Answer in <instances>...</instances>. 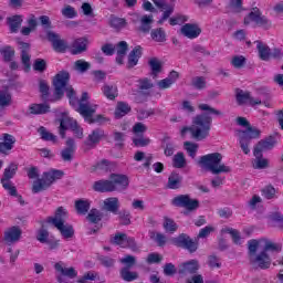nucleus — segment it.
Segmentation results:
<instances>
[{
  "mask_svg": "<svg viewBox=\"0 0 283 283\" xmlns=\"http://www.w3.org/2000/svg\"><path fill=\"white\" fill-rule=\"evenodd\" d=\"M119 262L125 265L124 269H134L136 266V256L126 254Z\"/></svg>",
  "mask_w": 283,
  "mask_h": 283,
  "instance_id": "nucleus-56",
  "label": "nucleus"
},
{
  "mask_svg": "<svg viewBox=\"0 0 283 283\" xmlns=\"http://www.w3.org/2000/svg\"><path fill=\"white\" fill-rule=\"evenodd\" d=\"M148 65L151 70L150 75L153 76V78H158V75L160 74V72H163V62H160V60H158L157 57H151L148 61Z\"/></svg>",
  "mask_w": 283,
  "mask_h": 283,
  "instance_id": "nucleus-33",
  "label": "nucleus"
},
{
  "mask_svg": "<svg viewBox=\"0 0 283 283\" xmlns=\"http://www.w3.org/2000/svg\"><path fill=\"white\" fill-rule=\"evenodd\" d=\"M90 67H92V64L85 60H77L74 63V70H76V72H80L81 74H85V72H87Z\"/></svg>",
  "mask_w": 283,
  "mask_h": 283,
  "instance_id": "nucleus-51",
  "label": "nucleus"
},
{
  "mask_svg": "<svg viewBox=\"0 0 283 283\" xmlns=\"http://www.w3.org/2000/svg\"><path fill=\"white\" fill-rule=\"evenodd\" d=\"M191 85L195 87V90H207V77L195 76L191 80Z\"/></svg>",
  "mask_w": 283,
  "mask_h": 283,
  "instance_id": "nucleus-49",
  "label": "nucleus"
},
{
  "mask_svg": "<svg viewBox=\"0 0 283 283\" xmlns=\"http://www.w3.org/2000/svg\"><path fill=\"white\" fill-rule=\"evenodd\" d=\"M140 27L139 30L140 32H144L147 34L149 30H151V23H154V15H144L140 18Z\"/></svg>",
  "mask_w": 283,
  "mask_h": 283,
  "instance_id": "nucleus-42",
  "label": "nucleus"
},
{
  "mask_svg": "<svg viewBox=\"0 0 283 283\" xmlns=\"http://www.w3.org/2000/svg\"><path fill=\"white\" fill-rule=\"evenodd\" d=\"M94 280H96V273L94 272H87L85 273L83 276H81L76 283H90L91 282H94Z\"/></svg>",
  "mask_w": 283,
  "mask_h": 283,
  "instance_id": "nucleus-64",
  "label": "nucleus"
},
{
  "mask_svg": "<svg viewBox=\"0 0 283 283\" xmlns=\"http://www.w3.org/2000/svg\"><path fill=\"white\" fill-rule=\"evenodd\" d=\"M197 165L205 169V171H210L213 176H219V174H230L231 167L222 164V154L211 153L203 155L197 161Z\"/></svg>",
  "mask_w": 283,
  "mask_h": 283,
  "instance_id": "nucleus-3",
  "label": "nucleus"
},
{
  "mask_svg": "<svg viewBox=\"0 0 283 283\" xmlns=\"http://www.w3.org/2000/svg\"><path fill=\"white\" fill-rule=\"evenodd\" d=\"M184 147L190 158H196V154H198V144L191 142H185Z\"/></svg>",
  "mask_w": 283,
  "mask_h": 283,
  "instance_id": "nucleus-57",
  "label": "nucleus"
},
{
  "mask_svg": "<svg viewBox=\"0 0 283 283\" xmlns=\"http://www.w3.org/2000/svg\"><path fill=\"white\" fill-rule=\"evenodd\" d=\"M237 103L238 105H245V103H249V105H251L252 107H254V105H262V99L260 98H253L251 96V92L249 91H243L240 88H237Z\"/></svg>",
  "mask_w": 283,
  "mask_h": 283,
  "instance_id": "nucleus-15",
  "label": "nucleus"
},
{
  "mask_svg": "<svg viewBox=\"0 0 283 283\" xmlns=\"http://www.w3.org/2000/svg\"><path fill=\"white\" fill-rule=\"evenodd\" d=\"M180 185H182V176L178 172H172L168 178V189H180Z\"/></svg>",
  "mask_w": 283,
  "mask_h": 283,
  "instance_id": "nucleus-38",
  "label": "nucleus"
},
{
  "mask_svg": "<svg viewBox=\"0 0 283 283\" xmlns=\"http://www.w3.org/2000/svg\"><path fill=\"white\" fill-rule=\"evenodd\" d=\"M39 90L42 94V101H48L50 96V85H48V82L45 80L39 81Z\"/></svg>",
  "mask_w": 283,
  "mask_h": 283,
  "instance_id": "nucleus-55",
  "label": "nucleus"
},
{
  "mask_svg": "<svg viewBox=\"0 0 283 283\" xmlns=\"http://www.w3.org/2000/svg\"><path fill=\"white\" fill-rule=\"evenodd\" d=\"M150 238L157 242L158 247H165L167 244V237L160 232H150Z\"/></svg>",
  "mask_w": 283,
  "mask_h": 283,
  "instance_id": "nucleus-60",
  "label": "nucleus"
},
{
  "mask_svg": "<svg viewBox=\"0 0 283 283\" xmlns=\"http://www.w3.org/2000/svg\"><path fill=\"white\" fill-rule=\"evenodd\" d=\"M112 244H116L117 247H120L122 249H127V234L123 232H117L114 238L111 239Z\"/></svg>",
  "mask_w": 283,
  "mask_h": 283,
  "instance_id": "nucleus-43",
  "label": "nucleus"
},
{
  "mask_svg": "<svg viewBox=\"0 0 283 283\" xmlns=\"http://www.w3.org/2000/svg\"><path fill=\"white\" fill-rule=\"evenodd\" d=\"M50 238V232L43 227L38 231L36 240L41 242V244H48V240Z\"/></svg>",
  "mask_w": 283,
  "mask_h": 283,
  "instance_id": "nucleus-61",
  "label": "nucleus"
},
{
  "mask_svg": "<svg viewBox=\"0 0 283 283\" xmlns=\"http://www.w3.org/2000/svg\"><path fill=\"white\" fill-rule=\"evenodd\" d=\"M132 112V106L125 102H118L115 108V118H123V116H127Z\"/></svg>",
  "mask_w": 283,
  "mask_h": 283,
  "instance_id": "nucleus-34",
  "label": "nucleus"
},
{
  "mask_svg": "<svg viewBox=\"0 0 283 283\" xmlns=\"http://www.w3.org/2000/svg\"><path fill=\"white\" fill-rule=\"evenodd\" d=\"M0 140V154H4L6 156H8V151H12V149H14V143H17V138L6 133L2 134Z\"/></svg>",
  "mask_w": 283,
  "mask_h": 283,
  "instance_id": "nucleus-18",
  "label": "nucleus"
},
{
  "mask_svg": "<svg viewBox=\"0 0 283 283\" xmlns=\"http://www.w3.org/2000/svg\"><path fill=\"white\" fill-rule=\"evenodd\" d=\"M276 140L275 137L273 136H269L265 139L260 140L255 147H254V157L255 158H262V151H269L271 149H273V147H275L276 145Z\"/></svg>",
  "mask_w": 283,
  "mask_h": 283,
  "instance_id": "nucleus-14",
  "label": "nucleus"
},
{
  "mask_svg": "<svg viewBox=\"0 0 283 283\" xmlns=\"http://www.w3.org/2000/svg\"><path fill=\"white\" fill-rule=\"evenodd\" d=\"M261 195L265 200H275L277 198V189L272 185H268L261 190Z\"/></svg>",
  "mask_w": 283,
  "mask_h": 283,
  "instance_id": "nucleus-41",
  "label": "nucleus"
},
{
  "mask_svg": "<svg viewBox=\"0 0 283 283\" xmlns=\"http://www.w3.org/2000/svg\"><path fill=\"white\" fill-rule=\"evenodd\" d=\"M98 107V105L96 104H92L90 102L86 103H80V106L77 108L78 114H81V116H83L84 120H86V123L88 122V119L94 116V114H96V108Z\"/></svg>",
  "mask_w": 283,
  "mask_h": 283,
  "instance_id": "nucleus-20",
  "label": "nucleus"
},
{
  "mask_svg": "<svg viewBox=\"0 0 283 283\" xmlns=\"http://www.w3.org/2000/svg\"><path fill=\"white\" fill-rule=\"evenodd\" d=\"M111 28H114L115 30H123L127 25V20L124 18H117L112 15L109 20Z\"/></svg>",
  "mask_w": 283,
  "mask_h": 283,
  "instance_id": "nucleus-48",
  "label": "nucleus"
},
{
  "mask_svg": "<svg viewBox=\"0 0 283 283\" xmlns=\"http://www.w3.org/2000/svg\"><path fill=\"white\" fill-rule=\"evenodd\" d=\"M105 137V130L101 128L94 129L84 142L86 147H91V149H94L99 143L101 139Z\"/></svg>",
  "mask_w": 283,
  "mask_h": 283,
  "instance_id": "nucleus-21",
  "label": "nucleus"
},
{
  "mask_svg": "<svg viewBox=\"0 0 283 283\" xmlns=\"http://www.w3.org/2000/svg\"><path fill=\"white\" fill-rule=\"evenodd\" d=\"M260 242L263 243V253H266L268 255L282 253V243H275L266 238L260 239Z\"/></svg>",
  "mask_w": 283,
  "mask_h": 283,
  "instance_id": "nucleus-17",
  "label": "nucleus"
},
{
  "mask_svg": "<svg viewBox=\"0 0 283 283\" xmlns=\"http://www.w3.org/2000/svg\"><path fill=\"white\" fill-rule=\"evenodd\" d=\"M75 209L80 216H85L90 211V201L83 199L75 201Z\"/></svg>",
  "mask_w": 283,
  "mask_h": 283,
  "instance_id": "nucleus-47",
  "label": "nucleus"
},
{
  "mask_svg": "<svg viewBox=\"0 0 283 283\" xmlns=\"http://www.w3.org/2000/svg\"><path fill=\"white\" fill-rule=\"evenodd\" d=\"M231 65L237 70H242V67L247 65V57H244V55H234L231 60Z\"/></svg>",
  "mask_w": 283,
  "mask_h": 283,
  "instance_id": "nucleus-59",
  "label": "nucleus"
},
{
  "mask_svg": "<svg viewBox=\"0 0 283 283\" xmlns=\"http://www.w3.org/2000/svg\"><path fill=\"white\" fill-rule=\"evenodd\" d=\"M140 56H143V46L137 45L128 54V62L126 65L127 70H132L133 67H136V65H138V61L140 60Z\"/></svg>",
  "mask_w": 283,
  "mask_h": 283,
  "instance_id": "nucleus-23",
  "label": "nucleus"
},
{
  "mask_svg": "<svg viewBox=\"0 0 283 283\" xmlns=\"http://www.w3.org/2000/svg\"><path fill=\"white\" fill-rule=\"evenodd\" d=\"M102 92L104 96L108 98V101H114V98L118 96V88H116L114 85H104Z\"/></svg>",
  "mask_w": 283,
  "mask_h": 283,
  "instance_id": "nucleus-45",
  "label": "nucleus"
},
{
  "mask_svg": "<svg viewBox=\"0 0 283 283\" xmlns=\"http://www.w3.org/2000/svg\"><path fill=\"white\" fill-rule=\"evenodd\" d=\"M7 23L9 25V30L12 34H17L19 32V28H21V24L23 23V17L22 15H12L7 18Z\"/></svg>",
  "mask_w": 283,
  "mask_h": 283,
  "instance_id": "nucleus-29",
  "label": "nucleus"
},
{
  "mask_svg": "<svg viewBox=\"0 0 283 283\" xmlns=\"http://www.w3.org/2000/svg\"><path fill=\"white\" fill-rule=\"evenodd\" d=\"M251 21L259 28H263V30H270L272 25L271 20H269L266 15H263L262 11L258 7L252 8V11L244 18V25H249Z\"/></svg>",
  "mask_w": 283,
  "mask_h": 283,
  "instance_id": "nucleus-7",
  "label": "nucleus"
},
{
  "mask_svg": "<svg viewBox=\"0 0 283 283\" xmlns=\"http://www.w3.org/2000/svg\"><path fill=\"white\" fill-rule=\"evenodd\" d=\"M19 169V165L15 163H11L3 172V177L1 178V182H11L12 178L17 176V171Z\"/></svg>",
  "mask_w": 283,
  "mask_h": 283,
  "instance_id": "nucleus-31",
  "label": "nucleus"
},
{
  "mask_svg": "<svg viewBox=\"0 0 283 283\" xmlns=\"http://www.w3.org/2000/svg\"><path fill=\"white\" fill-rule=\"evenodd\" d=\"M67 220V210L63 207H59L55 211L54 217H48L46 222L49 224H53L57 231H60L61 235L65 238V240L70 238H74V227L70 223H65Z\"/></svg>",
  "mask_w": 283,
  "mask_h": 283,
  "instance_id": "nucleus-4",
  "label": "nucleus"
},
{
  "mask_svg": "<svg viewBox=\"0 0 283 283\" xmlns=\"http://www.w3.org/2000/svg\"><path fill=\"white\" fill-rule=\"evenodd\" d=\"M172 167H175V169H185V167H187V158H185V153L179 151L174 156Z\"/></svg>",
  "mask_w": 283,
  "mask_h": 283,
  "instance_id": "nucleus-39",
  "label": "nucleus"
},
{
  "mask_svg": "<svg viewBox=\"0 0 283 283\" xmlns=\"http://www.w3.org/2000/svg\"><path fill=\"white\" fill-rule=\"evenodd\" d=\"M62 17H65V19H75V17H78V12H76V9H74V7L66 4L62 9Z\"/></svg>",
  "mask_w": 283,
  "mask_h": 283,
  "instance_id": "nucleus-58",
  "label": "nucleus"
},
{
  "mask_svg": "<svg viewBox=\"0 0 283 283\" xmlns=\"http://www.w3.org/2000/svg\"><path fill=\"white\" fill-rule=\"evenodd\" d=\"M54 269H55V271H57V273H61V274L56 275V280L59 283H72V282H67V280H65V277H70V280H74V277H76L78 275V272H76V269L63 268V262L55 263Z\"/></svg>",
  "mask_w": 283,
  "mask_h": 283,
  "instance_id": "nucleus-12",
  "label": "nucleus"
},
{
  "mask_svg": "<svg viewBox=\"0 0 283 283\" xmlns=\"http://www.w3.org/2000/svg\"><path fill=\"white\" fill-rule=\"evenodd\" d=\"M94 191H98L99 193H112L114 191V185L112 180H97L93 184Z\"/></svg>",
  "mask_w": 283,
  "mask_h": 283,
  "instance_id": "nucleus-25",
  "label": "nucleus"
},
{
  "mask_svg": "<svg viewBox=\"0 0 283 283\" xmlns=\"http://www.w3.org/2000/svg\"><path fill=\"white\" fill-rule=\"evenodd\" d=\"M256 44V50L259 53V59L261 61H270L271 59H274V61H282L283 59V50L280 48H274L271 50L269 45H266L264 42L256 40L254 42Z\"/></svg>",
  "mask_w": 283,
  "mask_h": 283,
  "instance_id": "nucleus-6",
  "label": "nucleus"
},
{
  "mask_svg": "<svg viewBox=\"0 0 283 283\" xmlns=\"http://www.w3.org/2000/svg\"><path fill=\"white\" fill-rule=\"evenodd\" d=\"M98 261L101 262V265L105 266L106 269H112V266L116 264V260L105 255L98 256Z\"/></svg>",
  "mask_w": 283,
  "mask_h": 283,
  "instance_id": "nucleus-62",
  "label": "nucleus"
},
{
  "mask_svg": "<svg viewBox=\"0 0 283 283\" xmlns=\"http://www.w3.org/2000/svg\"><path fill=\"white\" fill-rule=\"evenodd\" d=\"M208 266L211 269H220L222 266V263L220 262V258L212 254L208 256Z\"/></svg>",
  "mask_w": 283,
  "mask_h": 283,
  "instance_id": "nucleus-63",
  "label": "nucleus"
},
{
  "mask_svg": "<svg viewBox=\"0 0 283 283\" xmlns=\"http://www.w3.org/2000/svg\"><path fill=\"white\" fill-rule=\"evenodd\" d=\"M0 54H2L3 60L7 63H10V61L14 59V49H12V46L10 45L3 46L2 49H0Z\"/></svg>",
  "mask_w": 283,
  "mask_h": 283,
  "instance_id": "nucleus-52",
  "label": "nucleus"
},
{
  "mask_svg": "<svg viewBox=\"0 0 283 283\" xmlns=\"http://www.w3.org/2000/svg\"><path fill=\"white\" fill-rule=\"evenodd\" d=\"M249 262L254 269L266 271V269H271V262H273V260L271 259V254L261 251L260 253L249 259Z\"/></svg>",
  "mask_w": 283,
  "mask_h": 283,
  "instance_id": "nucleus-11",
  "label": "nucleus"
},
{
  "mask_svg": "<svg viewBox=\"0 0 283 283\" xmlns=\"http://www.w3.org/2000/svg\"><path fill=\"white\" fill-rule=\"evenodd\" d=\"M150 36L156 43H165V41H167V33L163 28L153 29L150 31Z\"/></svg>",
  "mask_w": 283,
  "mask_h": 283,
  "instance_id": "nucleus-37",
  "label": "nucleus"
},
{
  "mask_svg": "<svg viewBox=\"0 0 283 283\" xmlns=\"http://www.w3.org/2000/svg\"><path fill=\"white\" fill-rule=\"evenodd\" d=\"M198 107L205 113L196 115L192 118L191 126H186L181 129V136H185L189 132L193 140H205L209 138V132H211V125L213 123L211 115L222 116V112L211 107L209 104H199Z\"/></svg>",
  "mask_w": 283,
  "mask_h": 283,
  "instance_id": "nucleus-1",
  "label": "nucleus"
},
{
  "mask_svg": "<svg viewBox=\"0 0 283 283\" xmlns=\"http://www.w3.org/2000/svg\"><path fill=\"white\" fill-rule=\"evenodd\" d=\"M53 97L49 98L50 103H56V101H61L63 96H66L70 101V105L80 104V99L76 98V91L74 87L70 85V72L67 71H60L53 78Z\"/></svg>",
  "mask_w": 283,
  "mask_h": 283,
  "instance_id": "nucleus-2",
  "label": "nucleus"
},
{
  "mask_svg": "<svg viewBox=\"0 0 283 283\" xmlns=\"http://www.w3.org/2000/svg\"><path fill=\"white\" fill-rule=\"evenodd\" d=\"M46 38L50 41V43H52V48L55 52H59L60 54H64V52L67 51V42L61 39V35H59V33L49 31L46 33Z\"/></svg>",
  "mask_w": 283,
  "mask_h": 283,
  "instance_id": "nucleus-13",
  "label": "nucleus"
},
{
  "mask_svg": "<svg viewBox=\"0 0 283 283\" xmlns=\"http://www.w3.org/2000/svg\"><path fill=\"white\" fill-rule=\"evenodd\" d=\"M12 105V95L8 90L0 91V107H10Z\"/></svg>",
  "mask_w": 283,
  "mask_h": 283,
  "instance_id": "nucleus-44",
  "label": "nucleus"
},
{
  "mask_svg": "<svg viewBox=\"0 0 283 283\" xmlns=\"http://www.w3.org/2000/svg\"><path fill=\"white\" fill-rule=\"evenodd\" d=\"M86 218L93 224H98V222L103 220V213H101V211H98L97 209H92Z\"/></svg>",
  "mask_w": 283,
  "mask_h": 283,
  "instance_id": "nucleus-54",
  "label": "nucleus"
},
{
  "mask_svg": "<svg viewBox=\"0 0 283 283\" xmlns=\"http://www.w3.org/2000/svg\"><path fill=\"white\" fill-rule=\"evenodd\" d=\"M59 122H60L59 134L61 138H65V132H67L69 127L75 134L76 138H83V128L78 126V123H76V120L70 117H62L61 119H59Z\"/></svg>",
  "mask_w": 283,
  "mask_h": 283,
  "instance_id": "nucleus-10",
  "label": "nucleus"
},
{
  "mask_svg": "<svg viewBox=\"0 0 283 283\" xmlns=\"http://www.w3.org/2000/svg\"><path fill=\"white\" fill-rule=\"evenodd\" d=\"M62 176H64L62 170L43 172L42 178H38L35 181H33L32 193H41V191L50 189L55 180H61Z\"/></svg>",
  "mask_w": 283,
  "mask_h": 283,
  "instance_id": "nucleus-5",
  "label": "nucleus"
},
{
  "mask_svg": "<svg viewBox=\"0 0 283 283\" xmlns=\"http://www.w3.org/2000/svg\"><path fill=\"white\" fill-rule=\"evenodd\" d=\"M39 134L42 138V140L51 142V143H56V136L50 132L45 127H40L39 128Z\"/></svg>",
  "mask_w": 283,
  "mask_h": 283,
  "instance_id": "nucleus-53",
  "label": "nucleus"
},
{
  "mask_svg": "<svg viewBox=\"0 0 283 283\" xmlns=\"http://www.w3.org/2000/svg\"><path fill=\"white\" fill-rule=\"evenodd\" d=\"M109 178L114 191H125L129 187V178L126 175L111 174Z\"/></svg>",
  "mask_w": 283,
  "mask_h": 283,
  "instance_id": "nucleus-16",
  "label": "nucleus"
},
{
  "mask_svg": "<svg viewBox=\"0 0 283 283\" xmlns=\"http://www.w3.org/2000/svg\"><path fill=\"white\" fill-rule=\"evenodd\" d=\"M95 171H105L106 174L109 171H114L116 169V164L112 163L107 159H103L102 161L97 163L96 166H94Z\"/></svg>",
  "mask_w": 283,
  "mask_h": 283,
  "instance_id": "nucleus-36",
  "label": "nucleus"
},
{
  "mask_svg": "<svg viewBox=\"0 0 283 283\" xmlns=\"http://www.w3.org/2000/svg\"><path fill=\"white\" fill-rule=\"evenodd\" d=\"M262 130L258 127L249 126L245 130H239V138H244L251 143L255 138H260Z\"/></svg>",
  "mask_w": 283,
  "mask_h": 283,
  "instance_id": "nucleus-24",
  "label": "nucleus"
},
{
  "mask_svg": "<svg viewBox=\"0 0 283 283\" xmlns=\"http://www.w3.org/2000/svg\"><path fill=\"white\" fill-rule=\"evenodd\" d=\"M119 276L124 282H135L139 277L138 272L132 271L128 268H122L119 270Z\"/></svg>",
  "mask_w": 283,
  "mask_h": 283,
  "instance_id": "nucleus-32",
  "label": "nucleus"
},
{
  "mask_svg": "<svg viewBox=\"0 0 283 283\" xmlns=\"http://www.w3.org/2000/svg\"><path fill=\"white\" fill-rule=\"evenodd\" d=\"M260 248V240L252 239L248 241V255L249 260L258 255V249Z\"/></svg>",
  "mask_w": 283,
  "mask_h": 283,
  "instance_id": "nucleus-46",
  "label": "nucleus"
},
{
  "mask_svg": "<svg viewBox=\"0 0 283 283\" xmlns=\"http://www.w3.org/2000/svg\"><path fill=\"white\" fill-rule=\"evenodd\" d=\"M198 269H200L198 260H190L182 264L181 269L179 270V273H197Z\"/></svg>",
  "mask_w": 283,
  "mask_h": 283,
  "instance_id": "nucleus-35",
  "label": "nucleus"
},
{
  "mask_svg": "<svg viewBox=\"0 0 283 283\" xmlns=\"http://www.w3.org/2000/svg\"><path fill=\"white\" fill-rule=\"evenodd\" d=\"M128 50H129V44H127L125 41H120L119 43L116 44L115 46V51L117 54L116 63H118V65H123Z\"/></svg>",
  "mask_w": 283,
  "mask_h": 283,
  "instance_id": "nucleus-27",
  "label": "nucleus"
},
{
  "mask_svg": "<svg viewBox=\"0 0 283 283\" xmlns=\"http://www.w3.org/2000/svg\"><path fill=\"white\" fill-rule=\"evenodd\" d=\"M174 207L186 209L187 211H196L200 209V201L198 199H191L189 195H179L171 200Z\"/></svg>",
  "mask_w": 283,
  "mask_h": 283,
  "instance_id": "nucleus-9",
  "label": "nucleus"
},
{
  "mask_svg": "<svg viewBox=\"0 0 283 283\" xmlns=\"http://www.w3.org/2000/svg\"><path fill=\"white\" fill-rule=\"evenodd\" d=\"M21 228L19 227H12L4 233V240L6 242H19L21 239Z\"/></svg>",
  "mask_w": 283,
  "mask_h": 283,
  "instance_id": "nucleus-30",
  "label": "nucleus"
},
{
  "mask_svg": "<svg viewBox=\"0 0 283 283\" xmlns=\"http://www.w3.org/2000/svg\"><path fill=\"white\" fill-rule=\"evenodd\" d=\"M164 229L168 233H176V231H178V224L176 223V221H174V219H171L169 217H165Z\"/></svg>",
  "mask_w": 283,
  "mask_h": 283,
  "instance_id": "nucleus-50",
  "label": "nucleus"
},
{
  "mask_svg": "<svg viewBox=\"0 0 283 283\" xmlns=\"http://www.w3.org/2000/svg\"><path fill=\"white\" fill-rule=\"evenodd\" d=\"M104 209L105 211H109V213L117 216L118 209H120V201H118L117 197L106 198L104 200Z\"/></svg>",
  "mask_w": 283,
  "mask_h": 283,
  "instance_id": "nucleus-28",
  "label": "nucleus"
},
{
  "mask_svg": "<svg viewBox=\"0 0 283 283\" xmlns=\"http://www.w3.org/2000/svg\"><path fill=\"white\" fill-rule=\"evenodd\" d=\"M201 33L202 29H200L198 24L186 23L181 28V34H184V36H187V39H198Z\"/></svg>",
  "mask_w": 283,
  "mask_h": 283,
  "instance_id": "nucleus-22",
  "label": "nucleus"
},
{
  "mask_svg": "<svg viewBox=\"0 0 283 283\" xmlns=\"http://www.w3.org/2000/svg\"><path fill=\"white\" fill-rule=\"evenodd\" d=\"M87 38H80L76 39L71 48V54L76 55V54H83V52H87Z\"/></svg>",
  "mask_w": 283,
  "mask_h": 283,
  "instance_id": "nucleus-26",
  "label": "nucleus"
},
{
  "mask_svg": "<svg viewBox=\"0 0 283 283\" xmlns=\"http://www.w3.org/2000/svg\"><path fill=\"white\" fill-rule=\"evenodd\" d=\"M30 114L33 115H41V114H48L50 112V105L49 104H32L29 107Z\"/></svg>",
  "mask_w": 283,
  "mask_h": 283,
  "instance_id": "nucleus-40",
  "label": "nucleus"
},
{
  "mask_svg": "<svg viewBox=\"0 0 283 283\" xmlns=\"http://www.w3.org/2000/svg\"><path fill=\"white\" fill-rule=\"evenodd\" d=\"M172 244L179 249H185L189 253H196L198 251L199 243L197 239H191L189 234L181 233L178 237L172 239Z\"/></svg>",
  "mask_w": 283,
  "mask_h": 283,
  "instance_id": "nucleus-8",
  "label": "nucleus"
},
{
  "mask_svg": "<svg viewBox=\"0 0 283 283\" xmlns=\"http://www.w3.org/2000/svg\"><path fill=\"white\" fill-rule=\"evenodd\" d=\"M76 151V144L74 139L69 138L66 140V147L61 150V158L64 163H72L74 160V154Z\"/></svg>",
  "mask_w": 283,
  "mask_h": 283,
  "instance_id": "nucleus-19",
  "label": "nucleus"
}]
</instances>
